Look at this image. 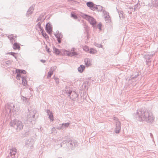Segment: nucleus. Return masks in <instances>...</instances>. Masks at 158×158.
<instances>
[{"label":"nucleus","instance_id":"obj_1","mask_svg":"<svg viewBox=\"0 0 158 158\" xmlns=\"http://www.w3.org/2000/svg\"><path fill=\"white\" fill-rule=\"evenodd\" d=\"M134 116L138 121H145L147 123H152L154 121V118L152 113L148 111L141 109L137 110Z\"/></svg>","mask_w":158,"mask_h":158},{"label":"nucleus","instance_id":"obj_2","mask_svg":"<svg viewBox=\"0 0 158 158\" xmlns=\"http://www.w3.org/2000/svg\"><path fill=\"white\" fill-rule=\"evenodd\" d=\"M63 144H66L69 149H72L77 147L78 143L75 140L68 139L63 140L61 143V146Z\"/></svg>","mask_w":158,"mask_h":158},{"label":"nucleus","instance_id":"obj_3","mask_svg":"<svg viewBox=\"0 0 158 158\" xmlns=\"http://www.w3.org/2000/svg\"><path fill=\"white\" fill-rule=\"evenodd\" d=\"M10 125L11 127H13L17 131H19L22 129L23 127L22 122L16 119L11 120L10 123Z\"/></svg>","mask_w":158,"mask_h":158},{"label":"nucleus","instance_id":"obj_4","mask_svg":"<svg viewBox=\"0 0 158 158\" xmlns=\"http://www.w3.org/2000/svg\"><path fill=\"white\" fill-rule=\"evenodd\" d=\"M81 16L88 20L90 24L92 25V26L94 27V25L96 24V22L95 19L94 18L83 13H81Z\"/></svg>","mask_w":158,"mask_h":158},{"label":"nucleus","instance_id":"obj_5","mask_svg":"<svg viewBox=\"0 0 158 158\" xmlns=\"http://www.w3.org/2000/svg\"><path fill=\"white\" fill-rule=\"evenodd\" d=\"M66 94L69 95L70 98L72 100L75 99L78 97V95L74 91H72L70 90H66Z\"/></svg>","mask_w":158,"mask_h":158},{"label":"nucleus","instance_id":"obj_6","mask_svg":"<svg viewBox=\"0 0 158 158\" xmlns=\"http://www.w3.org/2000/svg\"><path fill=\"white\" fill-rule=\"evenodd\" d=\"M29 110L28 112L27 113V118H29L30 120H34L35 117V114L36 113V110Z\"/></svg>","mask_w":158,"mask_h":158},{"label":"nucleus","instance_id":"obj_7","mask_svg":"<svg viewBox=\"0 0 158 158\" xmlns=\"http://www.w3.org/2000/svg\"><path fill=\"white\" fill-rule=\"evenodd\" d=\"M34 141L32 139L27 140L26 143V146L29 149H32L33 147Z\"/></svg>","mask_w":158,"mask_h":158},{"label":"nucleus","instance_id":"obj_8","mask_svg":"<svg viewBox=\"0 0 158 158\" xmlns=\"http://www.w3.org/2000/svg\"><path fill=\"white\" fill-rule=\"evenodd\" d=\"M45 30L48 34H50L52 32V27L49 23H48L46 24Z\"/></svg>","mask_w":158,"mask_h":158},{"label":"nucleus","instance_id":"obj_9","mask_svg":"<svg viewBox=\"0 0 158 158\" xmlns=\"http://www.w3.org/2000/svg\"><path fill=\"white\" fill-rule=\"evenodd\" d=\"M116 127L115 128V131L116 133H118L121 129V123L119 121H116Z\"/></svg>","mask_w":158,"mask_h":158},{"label":"nucleus","instance_id":"obj_10","mask_svg":"<svg viewBox=\"0 0 158 158\" xmlns=\"http://www.w3.org/2000/svg\"><path fill=\"white\" fill-rule=\"evenodd\" d=\"M78 54L77 52L75 51V48H73L70 52L68 51L67 52V55L70 56H72L75 55H77Z\"/></svg>","mask_w":158,"mask_h":158},{"label":"nucleus","instance_id":"obj_11","mask_svg":"<svg viewBox=\"0 0 158 158\" xmlns=\"http://www.w3.org/2000/svg\"><path fill=\"white\" fill-rule=\"evenodd\" d=\"M34 5H33L30 6V7L29 8L26 14V16L27 17H28L29 15L32 14L33 11L34 10Z\"/></svg>","mask_w":158,"mask_h":158},{"label":"nucleus","instance_id":"obj_12","mask_svg":"<svg viewBox=\"0 0 158 158\" xmlns=\"http://www.w3.org/2000/svg\"><path fill=\"white\" fill-rule=\"evenodd\" d=\"M16 152V149L15 148L11 149L10 153V156H8L7 158H15Z\"/></svg>","mask_w":158,"mask_h":158},{"label":"nucleus","instance_id":"obj_13","mask_svg":"<svg viewBox=\"0 0 158 158\" xmlns=\"http://www.w3.org/2000/svg\"><path fill=\"white\" fill-rule=\"evenodd\" d=\"M55 36L57 39V40L58 43L60 44L61 42V39L63 37V35L60 33H59L58 31V33L55 34Z\"/></svg>","mask_w":158,"mask_h":158},{"label":"nucleus","instance_id":"obj_14","mask_svg":"<svg viewBox=\"0 0 158 158\" xmlns=\"http://www.w3.org/2000/svg\"><path fill=\"white\" fill-rule=\"evenodd\" d=\"M8 37L10 39V42L13 44L14 42L16 40V36H13V35L11 34L8 36Z\"/></svg>","mask_w":158,"mask_h":158},{"label":"nucleus","instance_id":"obj_15","mask_svg":"<svg viewBox=\"0 0 158 158\" xmlns=\"http://www.w3.org/2000/svg\"><path fill=\"white\" fill-rule=\"evenodd\" d=\"M139 73L137 72H134L131 75V79H134L139 75Z\"/></svg>","mask_w":158,"mask_h":158},{"label":"nucleus","instance_id":"obj_16","mask_svg":"<svg viewBox=\"0 0 158 158\" xmlns=\"http://www.w3.org/2000/svg\"><path fill=\"white\" fill-rule=\"evenodd\" d=\"M103 12L105 14H106V16L105 17V20L106 21H108V23L109 22V21H110V20L109 19L110 16L109 15V13L104 10H103Z\"/></svg>","mask_w":158,"mask_h":158},{"label":"nucleus","instance_id":"obj_17","mask_svg":"<svg viewBox=\"0 0 158 158\" xmlns=\"http://www.w3.org/2000/svg\"><path fill=\"white\" fill-rule=\"evenodd\" d=\"M13 48L15 50H20V44L17 42L13 44Z\"/></svg>","mask_w":158,"mask_h":158},{"label":"nucleus","instance_id":"obj_18","mask_svg":"<svg viewBox=\"0 0 158 158\" xmlns=\"http://www.w3.org/2000/svg\"><path fill=\"white\" fill-rule=\"evenodd\" d=\"M15 107V106L13 105L12 104H10L9 107V109L10 110V112H11V111L13 112L15 111H16V110L14 109Z\"/></svg>","mask_w":158,"mask_h":158},{"label":"nucleus","instance_id":"obj_19","mask_svg":"<svg viewBox=\"0 0 158 158\" xmlns=\"http://www.w3.org/2000/svg\"><path fill=\"white\" fill-rule=\"evenodd\" d=\"M85 68V66L81 65L77 69L79 72L81 73L83 71Z\"/></svg>","mask_w":158,"mask_h":158},{"label":"nucleus","instance_id":"obj_20","mask_svg":"<svg viewBox=\"0 0 158 158\" xmlns=\"http://www.w3.org/2000/svg\"><path fill=\"white\" fill-rule=\"evenodd\" d=\"M152 4L154 7L158 6V0H152Z\"/></svg>","mask_w":158,"mask_h":158},{"label":"nucleus","instance_id":"obj_21","mask_svg":"<svg viewBox=\"0 0 158 158\" xmlns=\"http://www.w3.org/2000/svg\"><path fill=\"white\" fill-rule=\"evenodd\" d=\"M53 49L54 52L56 54V55H59L60 54V52L59 50L58 49L56 48L55 47H53Z\"/></svg>","mask_w":158,"mask_h":158},{"label":"nucleus","instance_id":"obj_22","mask_svg":"<svg viewBox=\"0 0 158 158\" xmlns=\"http://www.w3.org/2000/svg\"><path fill=\"white\" fill-rule=\"evenodd\" d=\"M86 5L87 6L90 8L93 7L94 4L91 2H87Z\"/></svg>","mask_w":158,"mask_h":158},{"label":"nucleus","instance_id":"obj_23","mask_svg":"<svg viewBox=\"0 0 158 158\" xmlns=\"http://www.w3.org/2000/svg\"><path fill=\"white\" fill-rule=\"evenodd\" d=\"M16 71L18 73H19L20 74L22 73V74H25L26 73V72L25 70H20L19 69H16Z\"/></svg>","mask_w":158,"mask_h":158},{"label":"nucleus","instance_id":"obj_24","mask_svg":"<svg viewBox=\"0 0 158 158\" xmlns=\"http://www.w3.org/2000/svg\"><path fill=\"white\" fill-rule=\"evenodd\" d=\"M44 13L42 14L39 16V18L40 19V21L43 22V21H44L45 19V18H44Z\"/></svg>","mask_w":158,"mask_h":158},{"label":"nucleus","instance_id":"obj_25","mask_svg":"<svg viewBox=\"0 0 158 158\" xmlns=\"http://www.w3.org/2000/svg\"><path fill=\"white\" fill-rule=\"evenodd\" d=\"M89 52L90 54H95L97 52V51L96 50L92 48L90 49Z\"/></svg>","mask_w":158,"mask_h":158},{"label":"nucleus","instance_id":"obj_26","mask_svg":"<svg viewBox=\"0 0 158 158\" xmlns=\"http://www.w3.org/2000/svg\"><path fill=\"white\" fill-rule=\"evenodd\" d=\"M83 50L87 52L89 51V48L87 46H85L83 47Z\"/></svg>","mask_w":158,"mask_h":158},{"label":"nucleus","instance_id":"obj_27","mask_svg":"<svg viewBox=\"0 0 158 158\" xmlns=\"http://www.w3.org/2000/svg\"><path fill=\"white\" fill-rule=\"evenodd\" d=\"M52 74H53V72H52V71H50L48 73V75L47 76V78H49L50 77Z\"/></svg>","mask_w":158,"mask_h":158},{"label":"nucleus","instance_id":"obj_28","mask_svg":"<svg viewBox=\"0 0 158 158\" xmlns=\"http://www.w3.org/2000/svg\"><path fill=\"white\" fill-rule=\"evenodd\" d=\"M70 124L69 123H63L62 124V127H68Z\"/></svg>","mask_w":158,"mask_h":158},{"label":"nucleus","instance_id":"obj_29","mask_svg":"<svg viewBox=\"0 0 158 158\" xmlns=\"http://www.w3.org/2000/svg\"><path fill=\"white\" fill-rule=\"evenodd\" d=\"M85 64L87 66H89L90 64V63L89 62H88V59H85Z\"/></svg>","mask_w":158,"mask_h":158},{"label":"nucleus","instance_id":"obj_30","mask_svg":"<svg viewBox=\"0 0 158 158\" xmlns=\"http://www.w3.org/2000/svg\"><path fill=\"white\" fill-rule=\"evenodd\" d=\"M57 67L56 66H52L51 67L50 69V71L53 72L56 69Z\"/></svg>","mask_w":158,"mask_h":158},{"label":"nucleus","instance_id":"obj_31","mask_svg":"<svg viewBox=\"0 0 158 158\" xmlns=\"http://www.w3.org/2000/svg\"><path fill=\"white\" fill-rule=\"evenodd\" d=\"M71 17L75 19H77V15L75 14L71 13Z\"/></svg>","mask_w":158,"mask_h":158},{"label":"nucleus","instance_id":"obj_32","mask_svg":"<svg viewBox=\"0 0 158 158\" xmlns=\"http://www.w3.org/2000/svg\"><path fill=\"white\" fill-rule=\"evenodd\" d=\"M43 36L45 37L46 39L48 38L49 37L48 35L45 33V32L43 33L42 34Z\"/></svg>","mask_w":158,"mask_h":158},{"label":"nucleus","instance_id":"obj_33","mask_svg":"<svg viewBox=\"0 0 158 158\" xmlns=\"http://www.w3.org/2000/svg\"><path fill=\"white\" fill-rule=\"evenodd\" d=\"M118 13L119 14V16L120 19H121V18L122 17L123 18V12L122 11H121L120 12H118Z\"/></svg>","mask_w":158,"mask_h":158},{"label":"nucleus","instance_id":"obj_34","mask_svg":"<svg viewBox=\"0 0 158 158\" xmlns=\"http://www.w3.org/2000/svg\"><path fill=\"white\" fill-rule=\"evenodd\" d=\"M16 78L17 79L20 80L21 77V74L18 72V73L16 75Z\"/></svg>","mask_w":158,"mask_h":158},{"label":"nucleus","instance_id":"obj_35","mask_svg":"<svg viewBox=\"0 0 158 158\" xmlns=\"http://www.w3.org/2000/svg\"><path fill=\"white\" fill-rule=\"evenodd\" d=\"M49 118L50 119V120L52 121H53V114L51 115H49Z\"/></svg>","mask_w":158,"mask_h":158},{"label":"nucleus","instance_id":"obj_36","mask_svg":"<svg viewBox=\"0 0 158 158\" xmlns=\"http://www.w3.org/2000/svg\"><path fill=\"white\" fill-rule=\"evenodd\" d=\"M8 54L13 56L15 58H16V56L15 55V54H16L14 52H10L8 53Z\"/></svg>","mask_w":158,"mask_h":158},{"label":"nucleus","instance_id":"obj_37","mask_svg":"<svg viewBox=\"0 0 158 158\" xmlns=\"http://www.w3.org/2000/svg\"><path fill=\"white\" fill-rule=\"evenodd\" d=\"M42 21H40V22H39L37 23V24L36 25V26H38V27L39 28H40L41 27H41V25L42 23Z\"/></svg>","mask_w":158,"mask_h":158},{"label":"nucleus","instance_id":"obj_38","mask_svg":"<svg viewBox=\"0 0 158 158\" xmlns=\"http://www.w3.org/2000/svg\"><path fill=\"white\" fill-rule=\"evenodd\" d=\"M23 85L24 86H26L27 85V81L26 80V79H25L23 81H22Z\"/></svg>","mask_w":158,"mask_h":158},{"label":"nucleus","instance_id":"obj_39","mask_svg":"<svg viewBox=\"0 0 158 158\" xmlns=\"http://www.w3.org/2000/svg\"><path fill=\"white\" fill-rule=\"evenodd\" d=\"M98 11H101L102 10V7L100 6H98Z\"/></svg>","mask_w":158,"mask_h":158},{"label":"nucleus","instance_id":"obj_40","mask_svg":"<svg viewBox=\"0 0 158 158\" xmlns=\"http://www.w3.org/2000/svg\"><path fill=\"white\" fill-rule=\"evenodd\" d=\"M55 81V82L56 84H58L59 83V79L58 78L55 77H53Z\"/></svg>","mask_w":158,"mask_h":158},{"label":"nucleus","instance_id":"obj_41","mask_svg":"<svg viewBox=\"0 0 158 158\" xmlns=\"http://www.w3.org/2000/svg\"><path fill=\"white\" fill-rule=\"evenodd\" d=\"M47 113L48 115H51L52 114V112L50 110H47Z\"/></svg>","mask_w":158,"mask_h":158},{"label":"nucleus","instance_id":"obj_42","mask_svg":"<svg viewBox=\"0 0 158 158\" xmlns=\"http://www.w3.org/2000/svg\"><path fill=\"white\" fill-rule=\"evenodd\" d=\"M146 64L148 65V66H150V63L151 62V60H146Z\"/></svg>","mask_w":158,"mask_h":158},{"label":"nucleus","instance_id":"obj_43","mask_svg":"<svg viewBox=\"0 0 158 158\" xmlns=\"http://www.w3.org/2000/svg\"><path fill=\"white\" fill-rule=\"evenodd\" d=\"M151 56H150L149 55H147L145 56V58L146 59V60H150L151 59Z\"/></svg>","mask_w":158,"mask_h":158},{"label":"nucleus","instance_id":"obj_44","mask_svg":"<svg viewBox=\"0 0 158 158\" xmlns=\"http://www.w3.org/2000/svg\"><path fill=\"white\" fill-rule=\"evenodd\" d=\"M138 6V4L135 5L134 6V10H132V11H134L135 10H136V9L137 8Z\"/></svg>","mask_w":158,"mask_h":158},{"label":"nucleus","instance_id":"obj_45","mask_svg":"<svg viewBox=\"0 0 158 158\" xmlns=\"http://www.w3.org/2000/svg\"><path fill=\"white\" fill-rule=\"evenodd\" d=\"M102 26V24L101 23H99L97 25V27L100 30H101Z\"/></svg>","mask_w":158,"mask_h":158},{"label":"nucleus","instance_id":"obj_46","mask_svg":"<svg viewBox=\"0 0 158 158\" xmlns=\"http://www.w3.org/2000/svg\"><path fill=\"white\" fill-rule=\"evenodd\" d=\"M46 50H47V51L48 52V53H50L51 52V51H50V49L49 48H48V47H47V46H46Z\"/></svg>","mask_w":158,"mask_h":158},{"label":"nucleus","instance_id":"obj_47","mask_svg":"<svg viewBox=\"0 0 158 158\" xmlns=\"http://www.w3.org/2000/svg\"><path fill=\"white\" fill-rule=\"evenodd\" d=\"M39 29H40V30L41 33H42V34H43V33H44V32H45L44 31V29L42 27H41L40 28H39Z\"/></svg>","mask_w":158,"mask_h":158},{"label":"nucleus","instance_id":"obj_48","mask_svg":"<svg viewBox=\"0 0 158 158\" xmlns=\"http://www.w3.org/2000/svg\"><path fill=\"white\" fill-rule=\"evenodd\" d=\"M21 77L22 79V81H24L25 79H26L25 76H21Z\"/></svg>","mask_w":158,"mask_h":158},{"label":"nucleus","instance_id":"obj_49","mask_svg":"<svg viewBox=\"0 0 158 158\" xmlns=\"http://www.w3.org/2000/svg\"><path fill=\"white\" fill-rule=\"evenodd\" d=\"M56 131V129L55 127H53L51 130V133H52L54 131Z\"/></svg>","mask_w":158,"mask_h":158},{"label":"nucleus","instance_id":"obj_50","mask_svg":"<svg viewBox=\"0 0 158 158\" xmlns=\"http://www.w3.org/2000/svg\"><path fill=\"white\" fill-rule=\"evenodd\" d=\"M97 46L99 47V48H102V45H101V44H97Z\"/></svg>","mask_w":158,"mask_h":158},{"label":"nucleus","instance_id":"obj_51","mask_svg":"<svg viewBox=\"0 0 158 158\" xmlns=\"http://www.w3.org/2000/svg\"><path fill=\"white\" fill-rule=\"evenodd\" d=\"M40 61L43 63H44L45 62L46 60H40Z\"/></svg>","mask_w":158,"mask_h":158},{"label":"nucleus","instance_id":"obj_52","mask_svg":"<svg viewBox=\"0 0 158 158\" xmlns=\"http://www.w3.org/2000/svg\"><path fill=\"white\" fill-rule=\"evenodd\" d=\"M113 119H114V120H116L117 121H118V119L116 117H114V118H113Z\"/></svg>","mask_w":158,"mask_h":158},{"label":"nucleus","instance_id":"obj_53","mask_svg":"<svg viewBox=\"0 0 158 158\" xmlns=\"http://www.w3.org/2000/svg\"><path fill=\"white\" fill-rule=\"evenodd\" d=\"M91 8V10H95V5H94V6H93V7H92Z\"/></svg>","mask_w":158,"mask_h":158},{"label":"nucleus","instance_id":"obj_54","mask_svg":"<svg viewBox=\"0 0 158 158\" xmlns=\"http://www.w3.org/2000/svg\"><path fill=\"white\" fill-rule=\"evenodd\" d=\"M98 6H95V10H96L98 11Z\"/></svg>","mask_w":158,"mask_h":158},{"label":"nucleus","instance_id":"obj_55","mask_svg":"<svg viewBox=\"0 0 158 158\" xmlns=\"http://www.w3.org/2000/svg\"><path fill=\"white\" fill-rule=\"evenodd\" d=\"M150 136L151 137V138H153V135L152 134V133H150Z\"/></svg>","mask_w":158,"mask_h":158},{"label":"nucleus","instance_id":"obj_56","mask_svg":"<svg viewBox=\"0 0 158 158\" xmlns=\"http://www.w3.org/2000/svg\"><path fill=\"white\" fill-rule=\"evenodd\" d=\"M40 21V19L38 18L37 19V20H36V22H38V21Z\"/></svg>","mask_w":158,"mask_h":158},{"label":"nucleus","instance_id":"obj_57","mask_svg":"<svg viewBox=\"0 0 158 158\" xmlns=\"http://www.w3.org/2000/svg\"><path fill=\"white\" fill-rule=\"evenodd\" d=\"M57 129H63V127H62V126L60 127V128H59V127H58V128H57Z\"/></svg>","mask_w":158,"mask_h":158},{"label":"nucleus","instance_id":"obj_58","mask_svg":"<svg viewBox=\"0 0 158 158\" xmlns=\"http://www.w3.org/2000/svg\"><path fill=\"white\" fill-rule=\"evenodd\" d=\"M9 62V61H6V64H8Z\"/></svg>","mask_w":158,"mask_h":158},{"label":"nucleus","instance_id":"obj_59","mask_svg":"<svg viewBox=\"0 0 158 158\" xmlns=\"http://www.w3.org/2000/svg\"><path fill=\"white\" fill-rule=\"evenodd\" d=\"M132 10H134V7L132 8Z\"/></svg>","mask_w":158,"mask_h":158},{"label":"nucleus","instance_id":"obj_60","mask_svg":"<svg viewBox=\"0 0 158 158\" xmlns=\"http://www.w3.org/2000/svg\"><path fill=\"white\" fill-rule=\"evenodd\" d=\"M23 97L24 98H25V99H26V98H25V97Z\"/></svg>","mask_w":158,"mask_h":158},{"label":"nucleus","instance_id":"obj_61","mask_svg":"<svg viewBox=\"0 0 158 158\" xmlns=\"http://www.w3.org/2000/svg\"><path fill=\"white\" fill-rule=\"evenodd\" d=\"M58 158H62V157H59Z\"/></svg>","mask_w":158,"mask_h":158}]
</instances>
